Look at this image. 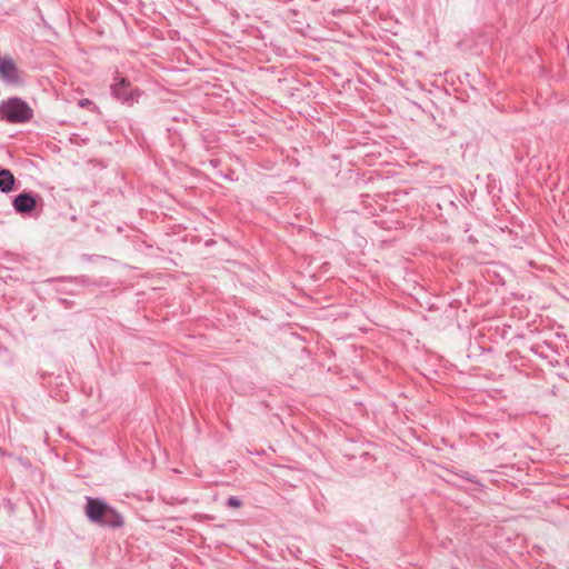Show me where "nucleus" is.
<instances>
[{
    "mask_svg": "<svg viewBox=\"0 0 569 569\" xmlns=\"http://www.w3.org/2000/svg\"><path fill=\"white\" fill-rule=\"evenodd\" d=\"M33 117V110L21 98H9L0 103V118L10 123H24Z\"/></svg>",
    "mask_w": 569,
    "mask_h": 569,
    "instance_id": "obj_1",
    "label": "nucleus"
},
{
    "mask_svg": "<svg viewBox=\"0 0 569 569\" xmlns=\"http://www.w3.org/2000/svg\"><path fill=\"white\" fill-rule=\"evenodd\" d=\"M110 92L116 100L128 106L138 102L141 96V91L138 88H133L126 78H116L114 82L110 86Z\"/></svg>",
    "mask_w": 569,
    "mask_h": 569,
    "instance_id": "obj_2",
    "label": "nucleus"
},
{
    "mask_svg": "<svg viewBox=\"0 0 569 569\" xmlns=\"http://www.w3.org/2000/svg\"><path fill=\"white\" fill-rule=\"evenodd\" d=\"M109 503L103 499L86 497L84 513L87 518L96 525H100L108 512Z\"/></svg>",
    "mask_w": 569,
    "mask_h": 569,
    "instance_id": "obj_3",
    "label": "nucleus"
},
{
    "mask_svg": "<svg viewBox=\"0 0 569 569\" xmlns=\"http://www.w3.org/2000/svg\"><path fill=\"white\" fill-rule=\"evenodd\" d=\"M38 196L31 191L17 194L12 201L14 210L20 214H30L37 207Z\"/></svg>",
    "mask_w": 569,
    "mask_h": 569,
    "instance_id": "obj_4",
    "label": "nucleus"
},
{
    "mask_svg": "<svg viewBox=\"0 0 569 569\" xmlns=\"http://www.w3.org/2000/svg\"><path fill=\"white\" fill-rule=\"evenodd\" d=\"M0 78L9 84H21L19 70L10 58L0 59Z\"/></svg>",
    "mask_w": 569,
    "mask_h": 569,
    "instance_id": "obj_5",
    "label": "nucleus"
},
{
    "mask_svg": "<svg viewBox=\"0 0 569 569\" xmlns=\"http://www.w3.org/2000/svg\"><path fill=\"white\" fill-rule=\"evenodd\" d=\"M124 525L123 516L118 512L112 506L109 505L108 512L106 513L102 522L99 526L108 527L111 529L122 528Z\"/></svg>",
    "mask_w": 569,
    "mask_h": 569,
    "instance_id": "obj_6",
    "label": "nucleus"
},
{
    "mask_svg": "<svg viewBox=\"0 0 569 569\" xmlns=\"http://www.w3.org/2000/svg\"><path fill=\"white\" fill-rule=\"evenodd\" d=\"M16 178L9 169H0V191L8 193L12 191Z\"/></svg>",
    "mask_w": 569,
    "mask_h": 569,
    "instance_id": "obj_7",
    "label": "nucleus"
},
{
    "mask_svg": "<svg viewBox=\"0 0 569 569\" xmlns=\"http://www.w3.org/2000/svg\"><path fill=\"white\" fill-rule=\"evenodd\" d=\"M226 505L231 508H239L241 506V501L237 497L231 496L227 499Z\"/></svg>",
    "mask_w": 569,
    "mask_h": 569,
    "instance_id": "obj_8",
    "label": "nucleus"
},
{
    "mask_svg": "<svg viewBox=\"0 0 569 569\" xmlns=\"http://www.w3.org/2000/svg\"><path fill=\"white\" fill-rule=\"evenodd\" d=\"M89 103H90V101H89L88 99H83V100H81V101H80V103H79V104H80L81 107H86V106H87V104H89Z\"/></svg>",
    "mask_w": 569,
    "mask_h": 569,
    "instance_id": "obj_9",
    "label": "nucleus"
}]
</instances>
